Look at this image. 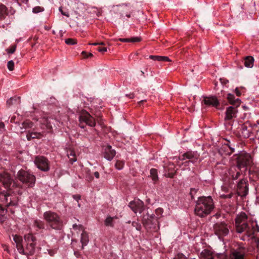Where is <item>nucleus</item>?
Segmentation results:
<instances>
[{"label":"nucleus","instance_id":"obj_40","mask_svg":"<svg viewBox=\"0 0 259 259\" xmlns=\"http://www.w3.org/2000/svg\"><path fill=\"white\" fill-rule=\"evenodd\" d=\"M116 167L118 169H121L123 167V163L120 161H117L115 164Z\"/></svg>","mask_w":259,"mask_h":259},{"label":"nucleus","instance_id":"obj_41","mask_svg":"<svg viewBox=\"0 0 259 259\" xmlns=\"http://www.w3.org/2000/svg\"><path fill=\"white\" fill-rule=\"evenodd\" d=\"M197 189L195 188H191L190 192V194L191 196V198H194V195L197 192Z\"/></svg>","mask_w":259,"mask_h":259},{"label":"nucleus","instance_id":"obj_7","mask_svg":"<svg viewBox=\"0 0 259 259\" xmlns=\"http://www.w3.org/2000/svg\"><path fill=\"white\" fill-rule=\"evenodd\" d=\"M228 102L232 106L228 107V120L235 117L237 112V108L239 106L241 101L239 98L235 99L233 95L228 94Z\"/></svg>","mask_w":259,"mask_h":259},{"label":"nucleus","instance_id":"obj_25","mask_svg":"<svg viewBox=\"0 0 259 259\" xmlns=\"http://www.w3.org/2000/svg\"><path fill=\"white\" fill-rule=\"evenodd\" d=\"M7 15L8 12L6 7L3 4H0V20L4 19Z\"/></svg>","mask_w":259,"mask_h":259},{"label":"nucleus","instance_id":"obj_12","mask_svg":"<svg viewBox=\"0 0 259 259\" xmlns=\"http://www.w3.org/2000/svg\"><path fill=\"white\" fill-rule=\"evenodd\" d=\"M248 191L247 184L244 180H240L237 183L236 192L238 195L245 196Z\"/></svg>","mask_w":259,"mask_h":259},{"label":"nucleus","instance_id":"obj_32","mask_svg":"<svg viewBox=\"0 0 259 259\" xmlns=\"http://www.w3.org/2000/svg\"><path fill=\"white\" fill-rule=\"evenodd\" d=\"M33 123L32 121L29 120H26L22 123V127H21V128H23L26 129L28 128H31L33 126Z\"/></svg>","mask_w":259,"mask_h":259},{"label":"nucleus","instance_id":"obj_39","mask_svg":"<svg viewBox=\"0 0 259 259\" xmlns=\"http://www.w3.org/2000/svg\"><path fill=\"white\" fill-rule=\"evenodd\" d=\"M174 259H187L183 254L179 253L174 258Z\"/></svg>","mask_w":259,"mask_h":259},{"label":"nucleus","instance_id":"obj_59","mask_svg":"<svg viewBox=\"0 0 259 259\" xmlns=\"http://www.w3.org/2000/svg\"><path fill=\"white\" fill-rule=\"evenodd\" d=\"M220 80L221 81V84L223 85V84L226 83V80L225 79L220 78Z\"/></svg>","mask_w":259,"mask_h":259},{"label":"nucleus","instance_id":"obj_37","mask_svg":"<svg viewBox=\"0 0 259 259\" xmlns=\"http://www.w3.org/2000/svg\"><path fill=\"white\" fill-rule=\"evenodd\" d=\"M217 256L218 258H219V259H227V254L225 253H218Z\"/></svg>","mask_w":259,"mask_h":259},{"label":"nucleus","instance_id":"obj_35","mask_svg":"<svg viewBox=\"0 0 259 259\" xmlns=\"http://www.w3.org/2000/svg\"><path fill=\"white\" fill-rule=\"evenodd\" d=\"M65 43L68 45H72L76 44V41L72 38H68L65 40Z\"/></svg>","mask_w":259,"mask_h":259},{"label":"nucleus","instance_id":"obj_19","mask_svg":"<svg viewBox=\"0 0 259 259\" xmlns=\"http://www.w3.org/2000/svg\"><path fill=\"white\" fill-rule=\"evenodd\" d=\"M254 61L253 57L247 56L244 58V64L246 67L252 68L253 66Z\"/></svg>","mask_w":259,"mask_h":259},{"label":"nucleus","instance_id":"obj_2","mask_svg":"<svg viewBox=\"0 0 259 259\" xmlns=\"http://www.w3.org/2000/svg\"><path fill=\"white\" fill-rule=\"evenodd\" d=\"M213 208V200L210 196L199 197L196 201L195 212L200 217H205L210 213Z\"/></svg>","mask_w":259,"mask_h":259},{"label":"nucleus","instance_id":"obj_29","mask_svg":"<svg viewBox=\"0 0 259 259\" xmlns=\"http://www.w3.org/2000/svg\"><path fill=\"white\" fill-rule=\"evenodd\" d=\"M230 259H244V256L240 252L234 251L230 254Z\"/></svg>","mask_w":259,"mask_h":259},{"label":"nucleus","instance_id":"obj_21","mask_svg":"<svg viewBox=\"0 0 259 259\" xmlns=\"http://www.w3.org/2000/svg\"><path fill=\"white\" fill-rule=\"evenodd\" d=\"M89 241V239L88 233L85 231L83 230L82 233H81V242L82 243V248H83L84 246L87 245Z\"/></svg>","mask_w":259,"mask_h":259},{"label":"nucleus","instance_id":"obj_64","mask_svg":"<svg viewBox=\"0 0 259 259\" xmlns=\"http://www.w3.org/2000/svg\"><path fill=\"white\" fill-rule=\"evenodd\" d=\"M255 241L256 242V243L257 244V246H259V237L258 238H256L255 239Z\"/></svg>","mask_w":259,"mask_h":259},{"label":"nucleus","instance_id":"obj_45","mask_svg":"<svg viewBox=\"0 0 259 259\" xmlns=\"http://www.w3.org/2000/svg\"><path fill=\"white\" fill-rule=\"evenodd\" d=\"M239 175H240L239 172L237 171L235 175H233V174L232 175V179L233 180H236Z\"/></svg>","mask_w":259,"mask_h":259},{"label":"nucleus","instance_id":"obj_61","mask_svg":"<svg viewBox=\"0 0 259 259\" xmlns=\"http://www.w3.org/2000/svg\"><path fill=\"white\" fill-rule=\"evenodd\" d=\"M15 119H16V117L15 116H13L11 118V120H10L11 122H15Z\"/></svg>","mask_w":259,"mask_h":259},{"label":"nucleus","instance_id":"obj_36","mask_svg":"<svg viewBox=\"0 0 259 259\" xmlns=\"http://www.w3.org/2000/svg\"><path fill=\"white\" fill-rule=\"evenodd\" d=\"M8 68L10 71H12L14 70V63L11 60L8 62Z\"/></svg>","mask_w":259,"mask_h":259},{"label":"nucleus","instance_id":"obj_16","mask_svg":"<svg viewBox=\"0 0 259 259\" xmlns=\"http://www.w3.org/2000/svg\"><path fill=\"white\" fill-rule=\"evenodd\" d=\"M116 154V152L114 149H113L111 146L107 145L104 148V157L107 160L110 161Z\"/></svg>","mask_w":259,"mask_h":259},{"label":"nucleus","instance_id":"obj_57","mask_svg":"<svg viewBox=\"0 0 259 259\" xmlns=\"http://www.w3.org/2000/svg\"><path fill=\"white\" fill-rule=\"evenodd\" d=\"M126 96L128 97L130 99H133L134 97V94L133 93H131L128 95H126Z\"/></svg>","mask_w":259,"mask_h":259},{"label":"nucleus","instance_id":"obj_28","mask_svg":"<svg viewBox=\"0 0 259 259\" xmlns=\"http://www.w3.org/2000/svg\"><path fill=\"white\" fill-rule=\"evenodd\" d=\"M33 225L35 227H36L38 229H44L45 228V223L39 220H36L34 221Z\"/></svg>","mask_w":259,"mask_h":259},{"label":"nucleus","instance_id":"obj_44","mask_svg":"<svg viewBox=\"0 0 259 259\" xmlns=\"http://www.w3.org/2000/svg\"><path fill=\"white\" fill-rule=\"evenodd\" d=\"M73 228L75 230H77V229H78L79 230H83V227L81 225H77L76 224H74L73 225Z\"/></svg>","mask_w":259,"mask_h":259},{"label":"nucleus","instance_id":"obj_50","mask_svg":"<svg viewBox=\"0 0 259 259\" xmlns=\"http://www.w3.org/2000/svg\"><path fill=\"white\" fill-rule=\"evenodd\" d=\"M226 171L227 170L226 169V168H225L223 170V171L222 172H220L221 175H224V177L222 178L223 180L224 181H225L226 179L225 175L226 174Z\"/></svg>","mask_w":259,"mask_h":259},{"label":"nucleus","instance_id":"obj_3","mask_svg":"<svg viewBox=\"0 0 259 259\" xmlns=\"http://www.w3.org/2000/svg\"><path fill=\"white\" fill-rule=\"evenodd\" d=\"M43 215L48 225L52 229L62 230L63 227V222L57 213L52 211H47L44 212Z\"/></svg>","mask_w":259,"mask_h":259},{"label":"nucleus","instance_id":"obj_20","mask_svg":"<svg viewBox=\"0 0 259 259\" xmlns=\"http://www.w3.org/2000/svg\"><path fill=\"white\" fill-rule=\"evenodd\" d=\"M20 102V98L19 97L14 96L11 98L7 102V105L8 106H10L13 105H17Z\"/></svg>","mask_w":259,"mask_h":259},{"label":"nucleus","instance_id":"obj_62","mask_svg":"<svg viewBox=\"0 0 259 259\" xmlns=\"http://www.w3.org/2000/svg\"><path fill=\"white\" fill-rule=\"evenodd\" d=\"M5 127V124L3 122H0V129L4 128Z\"/></svg>","mask_w":259,"mask_h":259},{"label":"nucleus","instance_id":"obj_53","mask_svg":"<svg viewBox=\"0 0 259 259\" xmlns=\"http://www.w3.org/2000/svg\"><path fill=\"white\" fill-rule=\"evenodd\" d=\"M86 179L89 181H91L93 180V177L90 175H87L86 176Z\"/></svg>","mask_w":259,"mask_h":259},{"label":"nucleus","instance_id":"obj_60","mask_svg":"<svg viewBox=\"0 0 259 259\" xmlns=\"http://www.w3.org/2000/svg\"><path fill=\"white\" fill-rule=\"evenodd\" d=\"M40 9V7H35L33 8V12L34 13H37L39 12V11H36L37 9Z\"/></svg>","mask_w":259,"mask_h":259},{"label":"nucleus","instance_id":"obj_55","mask_svg":"<svg viewBox=\"0 0 259 259\" xmlns=\"http://www.w3.org/2000/svg\"><path fill=\"white\" fill-rule=\"evenodd\" d=\"M186 159L187 158H186V156H184V154L179 157V159L181 160H184Z\"/></svg>","mask_w":259,"mask_h":259},{"label":"nucleus","instance_id":"obj_58","mask_svg":"<svg viewBox=\"0 0 259 259\" xmlns=\"http://www.w3.org/2000/svg\"><path fill=\"white\" fill-rule=\"evenodd\" d=\"M5 210V208L2 206L1 204H0V213L2 214L4 212Z\"/></svg>","mask_w":259,"mask_h":259},{"label":"nucleus","instance_id":"obj_9","mask_svg":"<svg viewBox=\"0 0 259 259\" xmlns=\"http://www.w3.org/2000/svg\"><path fill=\"white\" fill-rule=\"evenodd\" d=\"M34 162L37 167L41 170L46 172L50 170V162L46 157L43 156H37Z\"/></svg>","mask_w":259,"mask_h":259},{"label":"nucleus","instance_id":"obj_23","mask_svg":"<svg viewBox=\"0 0 259 259\" xmlns=\"http://www.w3.org/2000/svg\"><path fill=\"white\" fill-rule=\"evenodd\" d=\"M173 166V164H171L169 167H165L164 170L165 171V174L164 175L166 177L169 178H174V176L176 174V171L174 172L172 171H171V170L174 168Z\"/></svg>","mask_w":259,"mask_h":259},{"label":"nucleus","instance_id":"obj_49","mask_svg":"<svg viewBox=\"0 0 259 259\" xmlns=\"http://www.w3.org/2000/svg\"><path fill=\"white\" fill-rule=\"evenodd\" d=\"M92 45H95V46H96V45L105 46V43L103 41H99L97 42L94 43Z\"/></svg>","mask_w":259,"mask_h":259},{"label":"nucleus","instance_id":"obj_56","mask_svg":"<svg viewBox=\"0 0 259 259\" xmlns=\"http://www.w3.org/2000/svg\"><path fill=\"white\" fill-rule=\"evenodd\" d=\"M95 177L97 178V179H99V177H100V174L98 172V171H96L94 172V174Z\"/></svg>","mask_w":259,"mask_h":259},{"label":"nucleus","instance_id":"obj_14","mask_svg":"<svg viewBox=\"0 0 259 259\" xmlns=\"http://www.w3.org/2000/svg\"><path fill=\"white\" fill-rule=\"evenodd\" d=\"M0 182L5 188H8L12 184V179L9 174L7 172L0 173Z\"/></svg>","mask_w":259,"mask_h":259},{"label":"nucleus","instance_id":"obj_52","mask_svg":"<svg viewBox=\"0 0 259 259\" xmlns=\"http://www.w3.org/2000/svg\"><path fill=\"white\" fill-rule=\"evenodd\" d=\"M73 197L77 202H78V200H79L80 199V195H74L73 196Z\"/></svg>","mask_w":259,"mask_h":259},{"label":"nucleus","instance_id":"obj_31","mask_svg":"<svg viewBox=\"0 0 259 259\" xmlns=\"http://www.w3.org/2000/svg\"><path fill=\"white\" fill-rule=\"evenodd\" d=\"M18 204L17 198L15 196L13 197H11L10 199V202H9L6 206L7 207L11 206H17Z\"/></svg>","mask_w":259,"mask_h":259},{"label":"nucleus","instance_id":"obj_34","mask_svg":"<svg viewBox=\"0 0 259 259\" xmlns=\"http://www.w3.org/2000/svg\"><path fill=\"white\" fill-rule=\"evenodd\" d=\"M112 221L113 218L111 217H108L105 220V225L106 226H113Z\"/></svg>","mask_w":259,"mask_h":259},{"label":"nucleus","instance_id":"obj_30","mask_svg":"<svg viewBox=\"0 0 259 259\" xmlns=\"http://www.w3.org/2000/svg\"><path fill=\"white\" fill-rule=\"evenodd\" d=\"M226 192H227V186L226 185V184L224 183L221 186V191L219 192V196H220V198L225 199L227 197V195L225 194Z\"/></svg>","mask_w":259,"mask_h":259},{"label":"nucleus","instance_id":"obj_1","mask_svg":"<svg viewBox=\"0 0 259 259\" xmlns=\"http://www.w3.org/2000/svg\"><path fill=\"white\" fill-rule=\"evenodd\" d=\"M235 220L236 231L238 233L243 234L240 239L243 241L249 240L250 238L254 237V232L258 230L256 223L247 221L244 213L241 216L237 215Z\"/></svg>","mask_w":259,"mask_h":259},{"label":"nucleus","instance_id":"obj_47","mask_svg":"<svg viewBox=\"0 0 259 259\" xmlns=\"http://www.w3.org/2000/svg\"><path fill=\"white\" fill-rule=\"evenodd\" d=\"M59 11L61 13V14L63 15H64V16H66V17H69V15L68 13L67 12H64L63 11L62 9V8L60 7L59 8Z\"/></svg>","mask_w":259,"mask_h":259},{"label":"nucleus","instance_id":"obj_15","mask_svg":"<svg viewBox=\"0 0 259 259\" xmlns=\"http://www.w3.org/2000/svg\"><path fill=\"white\" fill-rule=\"evenodd\" d=\"M142 222L144 225L148 226L150 225H156L158 223L157 218L154 214L150 215L147 213L146 215H144Z\"/></svg>","mask_w":259,"mask_h":259},{"label":"nucleus","instance_id":"obj_6","mask_svg":"<svg viewBox=\"0 0 259 259\" xmlns=\"http://www.w3.org/2000/svg\"><path fill=\"white\" fill-rule=\"evenodd\" d=\"M18 179L29 187L34 185L35 182V177L29 171L21 169L18 171L17 174Z\"/></svg>","mask_w":259,"mask_h":259},{"label":"nucleus","instance_id":"obj_63","mask_svg":"<svg viewBox=\"0 0 259 259\" xmlns=\"http://www.w3.org/2000/svg\"><path fill=\"white\" fill-rule=\"evenodd\" d=\"M74 255L78 257L79 256L80 253L77 251H74Z\"/></svg>","mask_w":259,"mask_h":259},{"label":"nucleus","instance_id":"obj_18","mask_svg":"<svg viewBox=\"0 0 259 259\" xmlns=\"http://www.w3.org/2000/svg\"><path fill=\"white\" fill-rule=\"evenodd\" d=\"M184 156H186L187 159H190L189 161L184 162L185 165H187L190 162L194 163V161L193 159L197 158L196 154L192 151H189L184 153Z\"/></svg>","mask_w":259,"mask_h":259},{"label":"nucleus","instance_id":"obj_26","mask_svg":"<svg viewBox=\"0 0 259 259\" xmlns=\"http://www.w3.org/2000/svg\"><path fill=\"white\" fill-rule=\"evenodd\" d=\"M150 174L154 183H155L158 180L157 170L155 168H152L150 169Z\"/></svg>","mask_w":259,"mask_h":259},{"label":"nucleus","instance_id":"obj_11","mask_svg":"<svg viewBox=\"0 0 259 259\" xmlns=\"http://www.w3.org/2000/svg\"><path fill=\"white\" fill-rule=\"evenodd\" d=\"M128 206L135 212L141 213L145 209L144 203L140 199L132 201L129 203Z\"/></svg>","mask_w":259,"mask_h":259},{"label":"nucleus","instance_id":"obj_4","mask_svg":"<svg viewBox=\"0 0 259 259\" xmlns=\"http://www.w3.org/2000/svg\"><path fill=\"white\" fill-rule=\"evenodd\" d=\"M24 252L20 253L26 256L32 255L35 253L36 238L31 233L25 234L24 236Z\"/></svg>","mask_w":259,"mask_h":259},{"label":"nucleus","instance_id":"obj_13","mask_svg":"<svg viewBox=\"0 0 259 259\" xmlns=\"http://www.w3.org/2000/svg\"><path fill=\"white\" fill-rule=\"evenodd\" d=\"M206 106H212L218 108L219 101L214 96L204 97L202 101Z\"/></svg>","mask_w":259,"mask_h":259},{"label":"nucleus","instance_id":"obj_5","mask_svg":"<svg viewBox=\"0 0 259 259\" xmlns=\"http://www.w3.org/2000/svg\"><path fill=\"white\" fill-rule=\"evenodd\" d=\"M251 162V157L248 154L244 155L235 154L230 160V164L236 166L239 169L250 165Z\"/></svg>","mask_w":259,"mask_h":259},{"label":"nucleus","instance_id":"obj_8","mask_svg":"<svg viewBox=\"0 0 259 259\" xmlns=\"http://www.w3.org/2000/svg\"><path fill=\"white\" fill-rule=\"evenodd\" d=\"M79 125L81 128L85 127L84 123L92 127L96 125V121L94 118L88 112L83 111L79 117Z\"/></svg>","mask_w":259,"mask_h":259},{"label":"nucleus","instance_id":"obj_48","mask_svg":"<svg viewBox=\"0 0 259 259\" xmlns=\"http://www.w3.org/2000/svg\"><path fill=\"white\" fill-rule=\"evenodd\" d=\"M229 143L230 141L228 140V148H229L230 150V153H232L234 152V148L230 146Z\"/></svg>","mask_w":259,"mask_h":259},{"label":"nucleus","instance_id":"obj_10","mask_svg":"<svg viewBox=\"0 0 259 259\" xmlns=\"http://www.w3.org/2000/svg\"><path fill=\"white\" fill-rule=\"evenodd\" d=\"M214 229L215 233L219 238L224 241V237L227 235V225L225 223H217L214 226Z\"/></svg>","mask_w":259,"mask_h":259},{"label":"nucleus","instance_id":"obj_33","mask_svg":"<svg viewBox=\"0 0 259 259\" xmlns=\"http://www.w3.org/2000/svg\"><path fill=\"white\" fill-rule=\"evenodd\" d=\"M237 208L235 204L229 205V208L228 207V214L234 213L236 211Z\"/></svg>","mask_w":259,"mask_h":259},{"label":"nucleus","instance_id":"obj_46","mask_svg":"<svg viewBox=\"0 0 259 259\" xmlns=\"http://www.w3.org/2000/svg\"><path fill=\"white\" fill-rule=\"evenodd\" d=\"M155 212L157 215H160L162 213L163 209L161 208H158L155 210Z\"/></svg>","mask_w":259,"mask_h":259},{"label":"nucleus","instance_id":"obj_43","mask_svg":"<svg viewBox=\"0 0 259 259\" xmlns=\"http://www.w3.org/2000/svg\"><path fill=\"white\" fill-rule=\"evenodd\" d=\"M98 51H99V52H101V53H105L106 52H107V48L106 47H99L97 49Z\"/></svg>","mask_w":259,"mask_h":259},{"label":"nucleus","instance_id":"obj_51","mask_svg":"<svg viewBox=\"0 0 259 259\" xmlns=\"http://www.w3.org/2000/svg\"><path fill=\"white\" fill-rule=\"evenodd\" d=\"M235 94L237 96L239 97L241 96V93H240V91L239 90L238 88H236L235 89Z\"/></svg>","mask_w":259,"mask_h":259},{"label":"nucleus","instance_id":"obj_38","mask_svg":"<svg viewBox=\"0 0 259 259\" xmlns=\"http://www.w3.org/2000/svg\"><path fill=\"white\" fill-rule=\"evenodd\" d=\"M16 46H12L10 48L8 49V52L9 53L13 54L16 51Z\"/></svg>","mask_w":259,"mask_h":259},{"label":"nucleus","instance_id":"obj_24","mask_svg":"<svg viewBox=\"0 0 259 259\" xmlns=\"http://www.w3.org/2000/svg\"><path fill=\"white\" fill-rule=\"evenodd\" d=\"M149 58L153 60H157L158 61H171V60H170V59L166 56L150 55L149 56Z\"/></svg>","mask_w":259,"mask_h":259},{"label":"nucleus","instance_id":"obj_54","mask_svg":"<svg viewBox=\"0 0 259 259\" xmlns=\"http://www.w3.org/2000/svg\"><path fill=\"white\" fill-rule=\"evenodd\" d=\"M235 196V197L236 198V194H234L233 193H230L229 194H228V196H227V198H231L233 196Z\"/></svg>","mask_w":259,"mask_h":259},{"label":"nucleus","instance_id":"obj_17","mask_svg":"<svg viewBox=\"0 0 259 259\" xmlns=\"http://www.w3.org/2000/svg\"><path fill=\"white\" fill-rule=\"evenodd\" d=\"M13 240L16 244V248L19 253L24 252V244L22 237L15 235L13 236Z\"/></svg>","mask_w":259,"mask_h":259},{"label":"nucleus","instance_id":"obj_42","mask_svg":"<svg viewBox=\"0 0 259 259\" xmlns=\"http://www.w3.org/2000/svg\"><path fill=\"white\" fill-rule=\"evenodd\" d=\"M81 54L83 56V57L85 58L91 57L93 56V54L92 53H89V54H87V53L84 51L82 52Z\"/></svg>","mask_w":259,"mask_h":259},{"label":"nucleus","instance_id":"obj_27","mask_svg":"<svg viewBox=\"0 0 259 259\" xmlns=\"http://www.w3.org/2000/svg\"><path fill=\"white\" fill-rule=\"evenodd\" d=\"M118 40L123 42H139L141 41V38L139 37H134L131 38H119Z\"/></svg>","mask_w":259,"mask_h":259},{"label":"nucleus","instance_id":"obj_22","mask_svg":"<svg viewBox=\"0 0 259 259\" xmlns=\"http://www.w3.org/2000/svg\"><path fill=\"white\" fill-rule=\"evenodd\" d=\"M42 134L40 133L29 132L26 135V138L28 141H30L35 138H40Z\"/></svg>","mask_w":259,"mask_h":259}]
</instances>
